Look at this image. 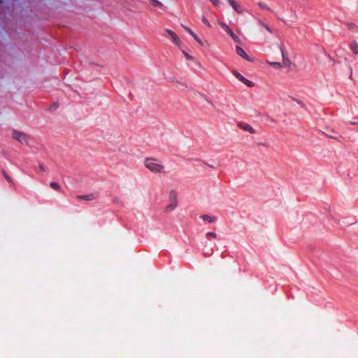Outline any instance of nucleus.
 <instances>
[{
	"mask_svg": "<svg viewBox=\"0 0 358 358\" xmlns=\"http://www.w3.org/2000/svg\"><path fill=\"white\" fill-rule=\"evenodd\" d=\"M145 167L153 173L164 172V166L162 162L155 158H146L144 162Z\"/></svg>",
	"mask_w": 358,
	"mask_h": 358,
	"instance_id": "f257e3e1",
	"label": "nucleus"
},
{
	"mask_svg": "<svg viewBox=\"0 0 358 358\" xmlns=\"http://www.w3.org/2000/svg\"><path fill=\"white\" fill-rule=\"evenodd\" d=\"M12 135H13V138L14 139L17 140V141L20 142L21 143H22V144L27 143L28 137H27V134L22 133L20 131L14 130L13 131Z\"/></svg>",
	"mask_w": 358,
	"mask_h": 358,
	"instance_id": "f03ea898",
	"label": "nucleus"
},
{
	"mask_svg": "<svg viewBox=\"0 0 358 358\" xmlns=\"http://www.w3.org/2000/svg\"><path fill=\"white\" fill-rule=\"evenodd\" d=\"M232 73L233 75L237 78L241 82H242L243 83H244L245 85H246L248 87H253L254 86V84L252 82H251L250 80L246 79L245 78H244L239 72H238L236 70H233L232 71Z\"/></svg>",
	"mask_w": 358,
	"mask_h": 358,
	"instance_id": "7ed1b4c3",
	"label": "nucleus"
},
{
	"mask_svg": "<svg viewBox=\"0 0 358 358\" xmlns=\"http://www.w3.org/2000/svg\"><path fill=\"white\" fill-rule=\"evenodd\" d=\"M219 24L227 34L230 35V36L233 38L234 41L239 42V38H238V36L225 23L222 22H219Z\"/></svg>",
	"mask_w": 358,
	"mask_h": 358,
	"instance_id": "20e7f679",
	"label": "nucleus"
},
{
	"mask_svg": "<svg viewBox=\"0 0 358 358\" xmlns=\"http://www.w3.org/2000/svg\"><path fill=\"white\" fill-rule=\"evenodd\" d=\"M166 33L171 37L173 43L178 47H180L181 44V41L179 38V37L173 31L170 29H166Z\"/></svg>",
	"mask_w": 358,
	"mask_h": 358,
	"instance_id": "39448f33",
	"label": "nucleus"
},
{
	"mask_svg": "<svg viewBox=\"0 0 358 358\" xmlns=\"http://www.w3.org/2000/svg\"><path fill=\"white\" fill-rule=\"evenodd\" d=\"M238 127L246 131H248L250 134H255V130L248 123L240 122L238 123Z\"/></svg>",
	"mask_w": 358,
	"mask_h": 358,
	"instance_id": "423d86ee",
	"label": "nucleus"
},
{
	"mask_svg": "<svg viewBox=\"0 0 358 358\" xmlns=\"http://www.w3.org/2000/svg\"><path fill=\"white\" fill-rule=\"evenodd\" d=\"M236 53L240 57H243V59H245L248 61H251V59L249 57V56L247 55V53L244 51V50L243 48H241V47L236 46Z\"/></svg>",
	"mask_w": 358,
	"mask_h": 358,
	"instance_id": "0eeeda50",
	"label": "nucleus"
},
{
	"mask_svg": "<svg viewBox=\"0 0 358 358\" xmlns=\"http://www.w3.org/2000/svg\"><path fill=\"white\" fill-rule=\"evenodd\" d=\"M227 1L237 13H241L243 12V8L241 5L237 3L234 0H227Z\"/></svg>",
	"mask_w": 358,
	"mask_h": 358,
	"instance_id": "6e6552de",
	"label": "nucleus"
},
{
	"mask_svg": "<svg viewBox=\"0 0 358 358\" xmlns=\"http://www.w3.org/2000/svg\"><path fill=\"white\" fill-rule=\"evenodd\" d=\"M76 198L78 199L92 201V200L96 198V196H94V194H87V195H79V196H77Z\"/></svg>",
	"mask_w": 358,
	"mask_h": 358,
	"instance_id": "1a4fd4ad",
	"label": "nucleus"
},
{
	"mask_svg": "<svg viewBox=\"0 0 358 358\" xmlns=\"http://www.w3.org/2000/svg\"><path fill=\"white\" fill-rule=\"evenodd\" d=\"M203 221L208 222H214L216 221V217L215 216H210L208 215H203L200 217Z\"/></svg>",
	"mask_w": 358,
	"mask_h": 358,
	"instance_id": "9d476101",
	"label": "nucleus"
},
{
	"mask_svg": "<svg viewBox=\"0 0 358 358\" xmlns=\"http://www.w3.org/2000/svg\"><path fill=\"white\" fill-rule=\"evenodd\" d=\"M350 48L355 54H358V43L356 41H353L350 43Z\"/></svg>",
	"mask_w": 358,
	"mask_h": 358,
	"instance_id": "9b49d317",
	"label": "nucleus"
},
{
	"mask_svg": "<svg viewBox=\"0 0 358 358\" xmlns=\"http://www.w3.org/2000/svg\"><path fill=\"white\" fill-rule=\"evenodd\" d=\"M178 206V201H170V203L166 206V210L168 212H171L174 210Z\"/></svg>",
	"mask_w": 358,
	"mask_h": 358,
	"instance_id": "f8f14e48",
	"label": "nucleus"
},
{
	"mask_svg": "<svg viewBox=\"0 0 358 358\" xmlns=\"http://www.w3.org/2000/svg\"><path fill=\"white\" fill-rule=\"evenodd\" d=\"M258 24L265 28L269 33H273V29L266 24H265L263 21L258 19Z\"/></svg>",
	"mask_w": 358,
	"mask_h": 358,
	"instance_id": "ddd939ff",
	"label": "nucleus"
},
{
	"mask_svg": "<svg viewBox=\"0 0 358 358\" xmlns=\"http://www.w3.org/2000/svg\"><path fill=\"white\" fill-rule=\"evenodd\" d=\"M169 199H170V201H177V193L175 190H171L169 192Z\"/></svg>",
	"mask_w": 358,
	"mask_h": 358,
	"instance_id": "4468645a",
	"label": "nucleus"
},
{
	"mask_svg": "<svg viewBox=\"0 0 358 358\" xmlns=\"http://www.w3.org/2000/svg\"><path fill=\"white\" fill-rule=\"evenodd\" d=\"M50 186L55 190L59 191L61 189L59 185L55 182H50Z\"/></svg>",
	"mask_w": 358,
	"mask_h": 358,
	"instance_id": "2eb2a0df",
	"label": "nucleus"
},
{
	"mask_svg": "<svg viewBox=\"0 0 358 358\" xmlns=\"http://www.w3.org/2000/svg\"><path fill=\"white\" fill-rule=\"evenodd\" d=\"M182 27L184 28V29L188 32L192 37L195 36V33L191 29H189V27H186V26H184L182 25Z\"/></svg>",
	"mask_w": 358,
	"mask_h": 358,
	"instance_id": "dca6fc26",
	"label": "nucleus"
},
{
	"mask_svg": "<svg viewBox=\"0 0 358 358\" xmlns=\"http://www.w3.org/2000/svg\"><path fill=\"white\" fill-rule=\"evenodd\" d=\"M268 64H269L271 66L275 67V68H281L282 65L280 62H267Z\"/></svg>",
	"mask_w": 358,
	"mask_h": 358,
	"instance_id": "f3484780",
	"label": "nucleus"
},
{
	"mask_svg": "<svg viewBox=\"0 0 358 358\" xmlns=\"http://www.w3.org/2000/svg\"><path fill=\"white\" fill-rule=\"evenodd\" d=\"M217 236L215 232H208L206 234V237L208 238V239H210L211 238H215Z\"/></svg>",
	"mask_w": 358,
	"mask_h": 358,
	"instance_id": "a211bd4d",
	"label": "nucleus"
},
{
	"mask_svg": "<svg viewBox=\"0 0 358 358\" xmlns=\"http://www.w3.org/2000/svg\"><path fill=\"white\" fill-rule=\"evenodd\" d=\"M258 6L262 9H266L271 10L270 8L264 3L259 2Z\"/></svg>",
	"mask_w": 358,
	"mask_h": 358,
	"instance_id": "6ab92c4d",
	"label": "nucleus"
},
{
	"mask_svg": "<svg viewBox=\"0 0 358 358\" xmlns=\"http://www.w3.org/2000/svg\"><path fill=\"white\" fill-rule=\"evenodd\" d=\"M202 22L203 24H205L208 27H211V24H210L208 20L204 16H203V17H202Z\"/></svg>",
	"mask_w": 358,
	"mask_h": 358,
	"instance_id": "aec40b11",
	"label": "nucleus"
},
{
	"mask_svg": "<svg viewBox=\"0 0 358 358\" xmlns=\"http://www.w3.org/2000/svg\"><path fill=\"white\" fill-rule=\"evenodd\" d=\"M3 176H4L5 178H6V180L8 182H10V183H11V182H12V180H11V178H10V176H8L6 173H3Z\"/></svg>",
	"mask_w": 358,
	"mask_h": 358,
	"instance_id": "412c9836",
	"label": "nucleus"
},
{
	"mask_svg": "<svg viewBox=\"0 0 358 358\" xmlns=\"http://www.w3.org/2000/svg\"><path fill=\"white\" fill-rule=\"evenodd\" d=\"M193 38L200 44V45H203V43L202 41H201V39H199V38L198 37V36L196 34H195L194 36H193Z\"/></svg>",
	"mask_w": 358,
	"mask_h": 358,
	"instance_id": "4be33fe9",
	"label": "nucleus"
},
{
	"mask_svg": "<svg viewBox=\"0 0 358 358\" xmlns=\"http://www.w3.org/2000/svg\"><path fill=\"white\" fill-rule=\"evenodd\" d=\"M152 1L153 2L154 6H155L162 5L161 2H159L158 0H152Z\"/></svg>",
	"mask_w": 358,
	"mask_h": 358,
	"instance_id": "5701e85b",
	"label": "nucleus"
},
{
	"mask_svg": "<svg viewBox=\"0 0 358 358\" xmlns=\"http://www.w3.org/2000/svg\"><path fill=\"white\" fill-rule=\"evenodd\" d=\"M210 1L214 5V6H218L220 1L219 0H210Z\"/></svg>",
	"mask_w": 358,
	"mask_h": 358,
	"instance_id": "b1692460",
	"label": "nucleus"
},
{
	"mask_svg": "<svg viewBox=\"0 0 358 358\" xmlns=\"http://www.w3.org/2000/svg\"><path fill=\"white\" fill-rule=\"evenodd\" d=\"M183 53H184V55H185V57L187 59H190L191 58V57L187 52H183Z\"/></svg>",
	"mask_w": 358,
	"mask_h": 358,
	"instance_id": "393cba45",
	"label": "nucleus"
},
{
	"mask_svg": "<svg viewBox=\"0 0 358 358\" xmlns=\"http://www.w3.org/2000/svg\"><path fill=\"white\" fill-rule=\"evenodd\" d=\"M350 79H352V67H350Z\"/></svg>",
	"mask_w": 358,
	"mask_h": 358,
	"instance_id": "a878e982",
	"label": "nucleus"
},
{
	"mask_svg": "<svg viewBox=\"0 0 358 358\" xmlns=\"http://www.w3.org/2000/svg\"><path fill=\"white\" fill-rule=\"evenodd\" d=\"M358 122H350V124H352V125H354V124H357Z\"/></svg>",
	"mask_w": 358,
	"mask_h": 358,
	"instance_id": "bb28decb",
	"label": "nucleus"
},
{
	"mask_svg": "<svg viewBox=\"0 0 358 358\" xmlns=\"http://www.w3.org/2000/svg\"><path fill=\"white\" fill-rule=\"evenodd\" d=\"M40 169H41V171H44V167H43V165H40Z\"/></svg>",
	"mask_w": 358,
	"mask_h": 358,
	"instance_id": "cd10ccee",
	"label": "nucleus"
},
{
	"mask_svg": "<svg viewBox=\"0 0 358 358\" xmlns=\"http://www.w3.org/2000/svg\"><path fill=\"white\" fill-rule=\"evenodd\" d=\"M1 3V0H0V3Z\"/></svg>",
	"mask_w": 358,
	"mask_h": 358,
	"instance_id": "c85d7f7f",
	"label": "nucleus"
},
{
	"mask_svg": "<svg viewBox=\"0 0 358 358\" xmlns=\"http://www.w3.org/2000/svg\"><path fill=\"white\" fill-rule=\"evenodd\" d=\"M357 125H358V122H357Z\"/></svg>",
	"mask_w": 358,
	"mask_h": 358,
	"instance_id": "c756f323",
	"label": "nucleus"
}]
</instances>
